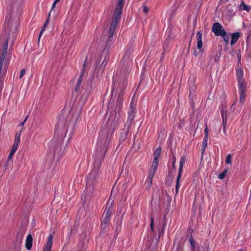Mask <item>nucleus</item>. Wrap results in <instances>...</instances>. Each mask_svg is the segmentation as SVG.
Wrapping results in <instances>:
<instances>
[{
	"mask_svg": "<svg viewBox=\"0 0 251 251\" xmlns=\"http://www.w3.org/2000/svg\"><path fill=\"white\" fill-rule=\"evenodd\" d=\"M32 237L31 234H28L25 241V248L27 250H30L31 249L32 245Z\"/></svg>",
	"mask_w": 251,
	"mask_h": 251,
	"instance_id": "obj_14",
	"label": "nucleus"
},
{
	"mask_svg": "<svg viewBox=\"0 0 251 251\" xmlns=\"http://www.w3.org/2000/svg\"><path fill=\"white\" fill-rule=\"evenodd\" d=\"M18 145H19L18 144L14 143L12 146V148L11 150V151H12V152L15 153V152L17 150Z\"/></svg>",
	"mask_w": 251,
	"mask_h": 251,
	"instance_id": "obj_38",
	"label": "nucleus"
},
{
	"mask_svg": "<svg viewBox=\"0 0 251 251\" xmlns=\"http://www.w3.org/2000/svg\"><path fill=\"white\" fill-rule=\"evenodd\" d=\"M133 55L131 50L126 51L121 62V67L126 71H128L132 65Z\"/></svg>",
	"mask_w": 251,
	"mask_h": 251,
	"instance_id": "obj_5",
	"label": "nucleus"
},
{
	"mask_svg": "<svg viewBox=\"0 0 251 251\" xmlns=\"http://www.w3.org/2000/svg\"><path fill=\"white\" fill-rule=\"evenodd\" d=\"M149 11V9L148 6L145 5H143V12L145 13H147Z\"/></svg>",
	"mask_w": 251,
	"mask_h": 251,
	"instance_id": "obj_44",
	"label": "nucleus"
},
{
	"mask_svg": "<svg viewBox=\"0 0 251 251\" xmlns=\"http://www.w3.org/2000/svg\"><path fill=\"white\" fill-rule=\"evenodd\" d=\"M221 113H222V119H223V126H225V127H226V123H227L226 114L225 113V112L223 109H222V110H221Z\"/></svg>",
	"mask_w": 251,
	"mask_h": 251,
	"instance_id": "obj_20",
	"label": "nucleus"
},
{
	"mask_svg": "<svg viewBox=\"0 0 251 251\" xmlns=\"http://www.w3.org/2000/svg\"><path fill=\"white\" fill-rule=\"evenodd\" d=\"M79 118V113L71 114L68 111H63L58 115L55 128L62 130L68 125L66 128V134H69L71 138L74 134L75 125Z\"/></svg>",
	"mask_w": 251,
	"mask_h": 251,
	"instance_id": "obj_1",
	"label": "nucleus"
},
{
	"mask_svg": "<svg viewBox=\"0 0 251 251\" xmlns=\"http://www.w3.org/2000/svg\"><path fill=\"white\" fill-rule=\"evenodd\" d=\"M189 241L191 244V251H195V249L198 247L197 243L194 241L192 237L189 238Z\"/></svg>",
	"mask_w": 251,
	"mask_h": 251,
	"instance_id": "obj_19",
	"label": "nucleus"
},
{
	"mask_svg": "<svg viewBox=\"0 0 251 251\" xmlns=\"http://www.w3.org/2000/svg\"><path fill=\"white\" fill-rule=\"evenodd\" d=\"M27 118H28V116H27V117H26L25 119L24 120V122H22V123H21L20 124V126H24V125L25 123V121H26V120L27 119Z\"/></svg>",
	"mask_w": 251,
	"mask_h": 251,
	"instance_id": "obj_49",
	"label": "nucleus"
},
{
	"mask_svg": "<svg viewBox=\"0 0 251 251\" xmlns=\"http://www.w3.org/2000/svg\"><path fill=\"white\" fill-rule=\"evenodd\" d=\"M186 161V158L185 157H182L179 162V168L178 171V174L176 179V193L177 194L179 190V188L180 187L179 181L181 178V172L183 168V165Z\"/></svg>",
	"mask_w": 251,
	"mask_h": 251,
	"instance_id": "obj_8",
	"label": "nucleus"
},
{
	"mask_svg": "<svg viewBox=\"0 0 251 251\" xmlns=\"http://www.w3.org/2000/svg\"><path fill=\"white\" fill-rule=\"evenodd\" d=\"M89 97V93L85 91L83 95L80 97L79 100V102L81 104H83L87 101V100Z\"/></svg>",
	"mask_w": 251,
	"mask_h": 251,
	"instance_id": "obj_18",
	"label": "nucleus"
},
{
	"mask_svg": "<svg viewBox=\"0 0 251 251\" xmlns=\"http://www.w3.org/2000/svg\"><path fill=\"white\" fill-rule=\"evenodd\" d=\"M59 0H55V2H58Z\"/></svg>",
	"mask_w": 251,
	"mask_h": 251,
	"instance_id": "obj_59",
	"label": "nucleus"
},
{
	"mask_svg": "<svg viewBox=\"0 0 251 251\" xmlns=\"http://www.w3.org/2000/svg\"><path fill=\"white\" fill-rule=\"evenodd\" d=\"M85 70H86V68L83 67V68L82 69L81 73L80 76H81L82 77L83 76V75H84V72H85Z\"/></svg>",
	"mask_w": 251,
	"mask_h": 251,
	"instance_id": "obj_47",
	"label": "nucleus"
},
{
	"mask_svg": "<svg viewBox=\"0 0 251 251\" xmlns=\"http://www.w3.org/2000/svg\"><path fill=\"white\" fill-rule=\"evenodd\" d=\"M227 172V169L224 170V171L223 172V173L219 175V176H218L219 178H220V179H223L225 177Z\"/></svg>",
	"mask_w": 251,
	"mask_h": 251,
	"instance_id": "obj_29",
	"label": "nucleus"
},
{
	"mask_svg": "<svg viewBox=\"0 0 251 251\" xmlns=\"http://www.w3.org/2000/svg\"><path fill=\"white\" fill-rule=\"evenodd\" d=\"M212 31L214 33L216 36H221L226 31L221 24L215 23L213 25Z\"/></svg>",
	"mask_w": 251,
	"mask_h": 251,
	"instance_id": "obj_9",
	"label": "nucleus"
},
{
	"mask_svg": "<svg viewBox=\"0 0 251 251\" xmlns=\"http://www.w3.org/2000/svg\"><path fill=\"white\" fill-rule=\"evenodd\" d=\"M173 159H174V161L173 162V166L175 168V162H176L175 157H174Z\"/></svg>",
	"mask_w": 251,
	"mask_h": 251,
	"instance_id": "obj_53",
	"label": "nucleus"
},
{
	"mask_svg": "<svg viewBox=\"0 0 251 251\" xmlns=\"http://www.w3.org/2000/svg\"><path fill=\"white\" fill-rule=\"evenodd\" d=\"M127 134V133L126 131L122 132L120 133V137H119L120 142L124 141L126 138Z\"/></svg>",
	"mask_w": 251,
	"mask_h": 251,
	"instance_id": "obj_24",
	"label": "nucleus"
},
{
	"mask_svg": "<svg viewBox=\"0 0 251 251\" xmlns=\"http://www.w3.org/2000/svg\"><path fill=\"white\" fill-rule=\"evenodd\" d=\"M39 129H40V128L37 125H35V126L33 127L32 134L34 133V137L36 136L38 134V133L39 131Z\"/></svg>",
	"mask_w": 251,
	"mask_h": 251,
	"instance_id": "obj_26",
	"label": "nucleus"
},
{
	"mask_svg": "<svg viewBox=\"0 0 251 251\" xmlns=\"http://www.w3.org/2000/svg\"><path fill=\"white\" fill-rule=\"evenodd\" d=\"M238 85L239 89V92H246V85L244 83V79L238 80Z\"/></svg>",
	"mask_w": 251,
	"mask_h": 251,
	"instance_id": "obj_16",
	"label": "nucleus"
},
{
	"mask_svg": "<svg viewBox=\"0 0 251 251\" xmlns=\"http://www.w3.org/2000/svg\"><path fill=\"white\" fill-rule=\"evenodd\" d=\"M15 37H16V34L13 31L12 32V43L14 42V40H15Z\"/></svg>",
	"mask_w": 251,
	"mask_h": 251,
	"instance_id": "obj_46",
	"label": "nucleus"
},
{
	"mask_svg": "<svg viewBox=\"0 0 251 251\" xmlns=\"http://www.w3.org/2000/svg\"><path fill=\"white\" fill-rule=\"evenodd\" d=\"M220 36L222 37L224 40V41L226 44H228L229 42V37L226 34V32L223 33Z\"/></svg>",
	"mask_w": 251,
	"mask_h": 251,
	"instance_id": "obj_28",
	"label": "nucleus"
},
{
	"mask_svg": "<svg viewBox=\"0 0 251 251\" xmlns=\"http://www.w3.org/2000/svg\"><path fill=\"white\" fill-rule=\"evenodd\" d=\"M111 215V206H109L108 209L106 208L103 214V219L102 223L106 224L110 220V217Z\"/></svg>",
	"mask_w": 251,
	"mask_h": 251,
	"instance_id": "obj_11",
	"label": "nucleus"
},
{
	"mask_svg": "<svg viewBox=\"0 0 251 251\" xmlns=\"http://www.w3.org/2000/svg\"><path fill=\"white\" fill-rule=\"evenodd\" d=\"M16 22L14 21L10 22H6L5 27L6 29L5 30L3 34V37L5 39L4 44L2 49L5 50H7L8 41L10 40V32L13 29V26L14 25V30L16 29V26L15 25Z\"/></svg>",
	"mask_w": 251,
	"mask_h": 251,
	"instance_id": "obj_4",
	"label": "nucleus"
},
{
	"mask_svg": "<svg viewBox=\"0 0 251 251\" xmlns=\"http://www.w3.org/2000/svg\"><path fill=\"white\" fill-rule=\"evenodd\" d=\"M50 16V13H49V16H48V19H47V20L46 21L45 24H44V25L43 26V28L42 29V30L41 31L40 33V34H39V40H40V38L41 37V36L42 34V33L43 32L44 30H45L46 27L48 25V23H49V17Z\"/></svg>",
	"mask_w": 251,
	"mask_h": 251,
	"instance_id": "obj_27",
	"label": "nucleus"
},
{
	"mask_svg": "<svg viewBox=\"0 0 251 251\" xmlns=\"http://www.w3.org/2000/svg\"><path fill=\"white\" fill-rule=\"evenodd\" d=\"M204 137L205 138H208V131L209 129L206 124H205V128H204Z\"/></svg>",
	"mask_w": 251,
	"mask_h": 251,
	"instance_id": "obj_34",
	"label": "nucleus"
},
{
	"mask_svg": "<svg viewBox=\"0 0 251 251\" xmlns=\"http://www.w3.org/2000/svg\"><path fill=\"white\" fill-rule=\"evenodd\" d=\"M196 89V87L194 85H193L192 86H190V94L191 95L193 92H195Z\"/></svg>",
	"mask_w": 251,
	"mask_h": 251,
	"instance_id": "obj_43",
	"label": "nucleus"
},
{
	"mask_svg": "<svg viewBox=\"0 0 251 251\" xmlns=\"http://www.w3.org/2000/svg\"><path fill=\"white\" fill-rule=\"evenodd\" d=\"M113 90H112V95H113Z\"/></svg>",
	"mask_w": 251,
	"mask_h": 251,
	"instance_id": "obj_61",
	"label": "nucleus"
},
{
	"mask_svg": "<svg viewBox=\"0 0 251 251\" xmlns=\"http://www.w3.org/2000/svg\"><path fill=\"white\" fill-rule=\"evenodd\" d=\"M151 228L152 230L153 229V218H151Z\"/></svg>",
	"mask_w": 251,
	"mask_h": 251,
	"instance_id": "obj_45",
	"label": "nucleus"
},
{
	"mask_svg": "<svg viewBox=\"0 0 251 251\" xmlns=\"http://www.w3.org/2000/svg\"><path fill=\"white\" fill-rule=\"evenodd\" d=\"M135 106H136V104L134 103L133 100H132L131 101V103L130 104L129 108H132V109H136Z\"/></svg>",
	"mask_w": 251,
	"mask_h": 251,
	"instance_id": "obj_41",
	"label": "nucleus"
},
{
	"mask_svg": "<svg viewBox=\"0 0 251 251\" xmlns=\"http://www.w3.org/2000/svg\"><path fill=\"white\" fill-rule=\"evenodd\" d=\"M194 55L196 56L198 55V53L195 51L194 53Z\"/></svg>",
	"mask_w": 251,
	"mask_h": 251,
	"instance_id": "obj_55",
	"label": "nucleus"
},
{
	"mask_svg": "<svg viewBox=\"0 0 251 251\" xmlns=\"http://www.w3.org/2000/svg\"><path fill=\"white\" fill-rule=\"evenodd\" d=\"M232 156L230 154H227L226 159V163L230 164L231 163Z\"/></svg>",
	"mask_w": 251,
	"mask_h": 251,
	"instance_id": "obj_31",
	"label": "nucleus"
},
{
	"mask_svg": "<svg viewBox=\"0 0 251 251\" xmlns=\"http://www.w3.org/2000/svg\"><path fill=\"white\" fill-rule=\"evenodd\" d=\"M208 139V138H204V139L203 140L202 148V152L204 151V150L205 149L206 147H207V142Z\"/></svg>",
	"mask_w": 251,
	"mask_h": 251,
	"instance_id": "obj_33",
	"label": "nucleus"
},
{
	"mask_svg": "<svg viewBox=\"0 0 251 251\" xmlns=\"http://www.w3.org/2000/svg\"><path fill=\"white\" fill-rule=\"evenodd\" d=\"M158 165V160L154 159L153 163L152 164V165L151 166V168L156 170Z\"/></svg>",
	"mask_w": 251,
	"mask_h": 251,
	"instance_id": "obj_30",
	"label": "nucleus"
},
{
	"mask_svg": "<svg viewBox=\"0 0 251 251\" xmlns=\"http://www.w3.org/2000/svg\"><path fill=\"white\" fill-rule=\"evenodd\" d=\"M156 170L151 168L149 171V175L148 176V179L147 180V182H148V187H149V188H150L151 187V186L152 184V178L155 173Z\"/></svg>",
	"mask_w": 251,
	"mask_h": 251,
	"instance_id": "obj_12",
	"label": "nucleus"
},
{
	"mask_svg": "<svg viewBox=\"0 0 251 251\" xmlns=\"http://www.w3.org/2000/svg\"><path fill=\"white\" fill-rule=\"evenodd\" d=\"M100 176L99 171L98 169H94L89 173L87 181V191L86 196L90 198L93 197L94 192V185L96 184L99 180Z\"/></svg>",
	"mask_w": 251,
	"mask_h": 251,
	"instance_id": "obj_3",
	"label": "nucleus"
},
{
	"mask_svg": "<svg viewBox=\"0 0 251 251\" xmlns=\"http://www.w3.org/2000/svg\"><path fill=\"white\" fill-rule=\"evenodd\" d=\"M240 36V34L239 32H235L234 33L232 34L231 35V40L230 41V45L233 46L238 40Z\"/></svg>",
	"mask_w": 251,
	"mask_h": 251,
	"instance_id": "obj_17",
	"label": "nucleus"
},
{
	"mask_svg": "<svg viewBox=\"0 0 251 251\" xmlns=\"http://www.w3.org/2000/svg\"><path fill=\"white\" fill-rule=\"evenodd\" d=\"M23 234H24L23 232H22L21 233H19L17 234V237L18 238V239L19 240L20 243H21V242L22 241L23 238Z\"/></svg>",
	"mask_w": 251,
	"mask_h": 251,
	"instance_id": "obj_39",
	"label": "nucleus"
},
{
	"mask_svg": "<svg viewBox=\"0 0 251 251\" xmlns=\"http://www.w3.org/2000/svg\"><path fill=\"white\" fill-rule=\"evenodd\" d=\"M196 37L197 39V48L200 50V51H201V49L202 46V33L200 31H198Z\"/></svg>",
	"mask_w": 251,
	"mask_h": 251,
	"instance_id": "obj_13",
	"label": "nucleus"
},
{
	"mask_svg": "<svg viewBox=\"0 0 251 251\" xmlns=\"http://www.w3.org/2000/svg\"><path fill=\"white\" fill-rule=\"evenodd\" d=\"M238 80L240 79H244L243 76V71L242 69H238L237 71Z\"/></svg>",
	"mask_w": 251,
	"mask_h": 251,
	"instance_id": "obj_23",
	"label": "nucleus"
},
{
	"mask_svg": "<svg viewBox=\"0 0 251 251\" xmlns=\"http://www.w3.org/2000/svg\"><path fill=\"white\" fill-rule=\"evenodd\" d=\"M5 55L6 54L1 53L0 57V64H3V62L5 58Z\"/></svg>",
	"mask_w": 251,
	"mask_h": 251,
	"instance_id": "obj_36",
	"label": "nucleus"
},
{
	"mask_svg": "<svg viewBox=\"0 0 251 251\" xmlns=\"http://www.w3.org/2000/svg\"><path fill=\"white\" fill-rule=\"evenodd\" d=\"M53 241V236L50 234L48 237V242L46 244V247L47 248H51Z\"/></svg>",
	"mask_w": 251,
	"mask_h": 251,
	"instance_id": "obj_21",
	"label": "nucleus"
},
{
	"mask_svg": "<svg viewBox=\"0 0 251 251\" xmlns=\"http://www.w3.org/2000/svg\"><path fill=\"white\" fill-rule=\"evenodd\" d=\"M161 152V149L160 148H157L153 154L154 159L158 160V158L160 155Z\"/></svg>",
	"mask_w": 251,
	"mask_h": 251,
	"instance_id": "obj_22",
	"label": "nucleus"
},
{
	"mask_svg": "<svg viewBox=\"0 0 251 251\" xmlns=\"http://www.w3.org/2000/svg\"><path fill=\"white\" fill-rule=\"evenodd\" d=\"M123 96L124 93L123 91H120L117 99L114 113L111 114L108 120V125L110 128L108 134L110 133V136H111L114 132L120 118Z\"/></svg>",
	"mask_w": 251,
	"mask_h": 251,
	"instance_id": "obj_2",
	"label": "nucleus"
},
{
	"mask_svg": "<svg viewBox=\"0 0 251 251\" xmlns=\"http://www.w3.org/2000/svg\"><path fill=\"white\" fill-rule=\"evenodd\" d=\"M56 3L57 2H55V1L54 0V1L53 2V3L52 4V7H51L52 9H53L55 7Z\"/></svg>",
	"mask_w": 251,
	"mask_h": 251,
	"instance_id": "obj_52",
	"label": "nucleus"
},
{
	"mask_svg": "<svg viewBox=\"0 0 251 251\" xmlns=\"http://www.w3.org/2000/svg\"><path fill=\"white\" fill-rule=\"evenodd\" d=\"M14 153H15L14 152H12V151H10V153L8 155V159H7V162H6L7 164L9 163V162L10 161V160L12 158V157L13 156Z\"/></svg>",
	"mask_w": 251,
	"mask_h": 251,
	"instance_id": "obj_40",
	"label": "nucleus"
},
{
	"mask_svg": "<svg viewBox=\"0 0 251 251\" xmlns=\"http://www.w3.org/2000/svg\"><path fill=\"white\" fill-rule=\"evenodd\" d=\"M215 61L216 62H218L219 61V56L218 55V54H216L215 55Z\"/></svg>",
	"mask_w": 251,
	"mask_h": 251,
	"instance_id": "obj_50",
	"label": "nucleus"
},
{
	"mask_svg": "<svg viewBox=\"0 0 251 251\" xmlns=\"http://www.w3.org/2000/svg\"><path fill=\"white\" fill-rule=\"evenodd\" d=\"M79 251H85L84 249H81Z\"/></svg>",
	"mask_w": 251,
	"mask_h": 251,
	"instance_id": "obj_60",
	"label": "nucleus"
},
{
	"mask_svg": "<svg viewBox=\"0 0 251 251\" xmlns=\"http://www.w3.org/2000/svg\"><path fill=\"white\" fill-rule=\"evenodd\" d=\"M25 69H22L20 72V75L19 76V78H21L25 75Z\"/></svg>",
	"mask_w": 251,
	"mask_h": 251,
	"instance_id": "obj_42",
	"label": "nucleus"
},
{
	"mask_svg": "<svg viewBox=\"0 0 251 251\" xmlns=\"http://www.w3.org/2000/svg\"><path fill=\"white\" fill-rule=\"evenodd\" d=\"M189 83H191V82L192 84H193L194 80H193V79H192L189 80Z\"/></svg>",
	"mask_w": 251,
	"mask_h": 251,
	"instance_id": "obj_56",
	"label": "nucleus"
},
{
	"mask_svg": "<svg viewBox=\"0 0 251 251\" xmlns=\"http://www.w3.org/2000/svg\"><path fill=\"white\" fill-rule=\"evenodd\" d=\"M82 77H82L81 76H79V78L78 80V81H77V84H76V88H75V91L76 92H77L78 91V88H79V86L81 85V83L82 81Z\"/></svg>",
	"mask_w": 251,
	"mask_h": 251,
	"instance_id": "obj_32",
	"label": "nucleus"
},
{
	"mask_svg": "<svg viewBox=\"0 0 251 251\" xmlns=\"http://www.w3.org/2000/svg\"><path fill=\"white\" fill-rule=\"evenodd\" d=\"M87 57H86V59H85V62L83 64V68H85L86 67V62H87Z\"/></svg>",
	"mask_w": 251,
	"mask_h": 251,
	"instance_id": "obj_51",
	"label": "nucleus"
},
{
	"mask_svg": "<svg viewBox=\"0 0 251 251\" xmlns=\"http://www.w3.org/2000/svg\"><path fill=\"white\" fill-rule=\"evenodd\" d=\"M240 92V103H243L245 100L246 92Z\"/></svg>",
	"mask_w": 251,
	"mask_h": 251,
	"instance_id": "obj_25",
	"label": "nucleus"
},
{
	"mask_svg": "<svg viewBox=\"0 0 251 251\" xmlns=\"http://www.w3.org/2000/svg\"><path fill=\"white\" fill-rule=\"evenodd\" d=\"M124 0H118V3L115 11L117 12L118 14L122 13L123 7L124 4Z\"/></svg>",
	"mask_w": 251,
	"mask_h": 251,
	"instance_id": "obj_15",
	"label": "nucleus"
},
{
	"mask_svg": "<svg viewBox=\"0 0 251 251\" xmlns=\"http://www.w3.org/2000/svg\"><path fill=\"white\" fill-rule=\"evenodd\" d=\"M107 57L106 54H104L102 53L100 56H99L97 59V63L98 66L96 69H97V77H100L102 73H103L105 66L107 63Z\"/></svg>",
	"mask_w": 251,
	"mask_h": 251,
	"instance_id": "obj_7",
	"label": "nucleus"
},
{
	"mask_svg": "<svg viewBox=\"0 0 251 251\" xmlns=\"http://www.w3.org/2000/svg\"><path fill=\"white\" fill-rule=\"evenodd\" d=\"M240 9L242 10H249V8H248V6L246 5L244 3H242L240 5Z\"/></svg>",
	"mask_w": 251,
	"mask_h": 251,
	"instance_id": "obj_35",
	"label": "nucleus"
},
{
	"mask_svg": "<svg viewBox=\"0 0 251 251\" xmlns=\"http://www.w3.org/2000/svg\"><path fill=\"white\" fill-rule=\"evenodd\" d=\"M121 15V14H118L117 12L115 11L114 13L113 17L111 24V26L109 29L108 38L107 41H106V46H108L109 43L112 41V40L113 33L114 32L115 28L117 25L118 23L120 21Z\"/></svg>",
	"mask_w": 251,
	"mask_h": 251,
	"instance_id": "obj_6",
	"label": "nucleus"
},
{
	"mask_svg": "<svg viewBox=\"0 0 251 251\" xmlns=\"http://www.w3.org/2000/svg\"><path fill=\"white\" fill-rule=\"evenodd\" d=\"M43 251H51V248H47L45 247V248L44 249Z\"/></svg>",
	"mask_w": 251,
	"mask_h": 251,
	"instance_id": "obj_48",
	"label": "nucleus"
},
{
	"mask_svg": "<svg viewBox=\"0 0 251 251\" xmlns=\"http://www.w3.org/2000/svg\"><path fill=\"white\" fill-rule=\"evenodd\" d=\"M20 141V134L19 135H16L14 143L19 145Z\"/></svg>",
	"mask_w": 251,
	"mask_h": 251,
	"instance_id": "obj_37",
	"label": "nucleus"
},
{
	"mask_svg": "<svg viewBox=\"0 0 251 251\" xmlns=\"http://www.w3.org/2000/svg\"><path fill=\"white\" fill-rule=\"evenodd\" d=\"M7 50H5L2 49L1 53H3L4 54H6L7 52Z\"/></svg>",
	"mask_w": 251,
	"mask_h": 251,
	"instance_id": "obj_54",
	"label": "nucleus"
},
{
	"mask_svg": "<svg viewBox=\"0 0 251 251\" xmlns=\"http://www.w3.org/2000/svg\"><path fill=\"white\" fill-rule=\"evenodd\" d=\"M231 108H233V109H234V108H235V106H234V104H232V105H231Z\"/></svg>",
	"mask_w": 251,
	"mask_h": 251,
	"instance_id": "obj_58",
	"label": "nucleus"
},
{
	"mask_svg": "<svg viewBox=\"0 0 251 251\" xmlns=\"http://www.w3.org/2000/svg\"><path fill=\"white\" fill-rule=\"evenodd\" d=\"M223 131H224V132L226 134V127H225V126H223Z\"/></svg>",
	"mask_w": 251,
	"mask_h": 251,
	"instance_id": "obj_57",
	"label": "nucleus"
},
{
	"mask_svg": "<svg viewBox=\"0 0 251 251\" xmlns=\"http://www.w3.org/2000/svg\"><path fill=\"white\" fill-rule=\"evenodd\" d=\"M135 112L136 109L129 108V111L128 113V119L126 123V124L128 125V127L130 126L132 124V122L134 119Z\"/></svg>",
	"mask_w": 251,
	"mask_h": 251,
	"instance_id": "obj_10",
	"label": "nucleus"
}]
</instances>
